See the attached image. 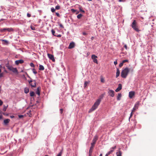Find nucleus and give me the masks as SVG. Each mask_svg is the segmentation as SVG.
I'll return each mask as SVG.
<instances>
[{"mask_svg":"<svg viewBox=\"0 0 156 156\" xmlns=\"http://www.w3.org/2000/svg\"><path fill=\"white\" fill-rule=\"evenodd\" d=\"M108 155H108V154H107H107H106V155H105V156H108Z\"/></svg>","mask_w":156,"mask_h":156,"instance_id":"nucleus-59","label":"nucleus"},{"mask_svg":"<svg viewBox=\"0 0 156 156\" xmlns=\"http://www.w3.org/2000/svg\"><path fill=\"white\" fill-rule=\"evenodd\" d=\"M3 104V102L0 100V106L2 105Z\"/></svg>","mask_w":156,"mask_h":156,"instance_id":"nucleus-50","label":"nucleus"},{"mask_svg":"<svg viewBox=\"0 0 156 156\" xmlns=\"http://www.w3.org/2000/svg\"><path fill=\"white\" fill-rule=\"evenodd\" d=\"M58 25L60 27L62 28H64L63 26L62 25V24L61 23H58Z\"/></svg>","mask_w":156,"mask_h":156,"instance_id":"nucleus-37","label":"nucleus"},{"mask_svg":"<svg viewBox=\"0 0 156 156\" xmlns=\"http://www.w3.org/2000/svg\"><path fill=\"white\" fill-rule=\"evenodd\" d=\"M6 30V29H3V30Z\"/></svg>","mask_w":156,"mask_h":156,"instance_id":"nucleus-62","label":"nucleus"},{"mask_svg":"<svg viewBox=\"0 0 156 156\" xmlns=\"http://www.w3.org/2000/svg\"><path fill=\"white\" fill-rule=\"evenodd\" d=\"M30 65L32 67H34L35 66L34 64L33 63H30Z\"/></svg>","mask_w":156,"mask_h":156,"instance_id":"nucleus-40","label":"nucleus"},{"mask_svg":"<svg viewBox=\"0 0 156 156\" xmlns=\"http://www.w3.org/2000/svg\"><path fill=\"white\" fill-rule=\"evenodd\" d=\"M27 15L28 17H30L31 16V15L29 13H27Z\"/></svg>","mask_w":156,"mask_h":156,"instance_id":"nucleus-49","label":"nucleus"},{"mask_svg":"<svg viewBox=\"0 0 156 156\" xmlns=\"http://www.w3.org/2000/svg\"><path fill=\"white\" fill-rule=\"evenodd\" d=\"M30 28H31V29L33 30H35V28L32 26H30Z\"/></svg>","mask_w":156,"mask_h":156,"instance_id":"nucleus-36","label":"nucleus"},{"mask_svg":"<svg viewBox=\"0 0 156 156\" xmlns=\"http://www.w3.org/2000/svg\"><path fill=\"white\" fill-rule=\"evenodd\" d=\"M23 62H24L23 60L22 59L16 60L15 61V64L16 65H18L19 64H22Z\"/></svg>","mask_w":156,"mask_h":156,"instance_id":"nucleus-11","label":"nucleus"},{"mask_svg":"<svg viewBox=\"0 0 156 156\" xmlns=\"http://www.w3.org/2000/svg\"><path fill=\"white\" fill-rule=\"evenodd\" d=\"M10 31H11V30H12V28H10Z\"/></svg>","mask_w":156,"mask_h":156,"instance_id":"nucleus-63","label":"nucleus"},{"mask_svg":"<svg viewBox=\"0 0 156 156\" xmlns=\"http://www.w3.org/2000/svg\"><path fill=\"white\" fill-rule=\"evenodd\" d=\"M3 76V74L2 73H0V78L2 77Z\"/></svg>","mask_w":156,"mask_h":156,"instance_id":"nucleus-52","label":"nucleus"},{"mask_svg":"<svg viewBox=\"0 0 156 156\" xmlns=\"http://www.w3.org/2000/svg\"><path fill=\"white\" fill-rule=\"evenodd\" d=\"M113 151V150H111L110 151H108L107 153L108 154V155H109L110 154H112V153Z\"/></svg>","mask_w":156,"mask_h":156,"instance_id":"nucleus-30","label":"nucleus"},{"mask_svg":"<svg viewBox=\"0 0 156 156\" xmlns=\"http://www.w3.org/2000/svg\"><path fill=\"white\" fill-rule=\"evenodd\" d=\"M108 93L109 95L112 97H113L115 95L114 91L113 90L109 89H108Z\"/></svg>","mask_w":156,"mask_h":156,"instance_id":"nucleus-7","label":"nucleus"},{"mask_svg":"<svg viewBox=\"0 0 156 156\" xmlns=\"http://www.w3.org/2000/svg\"><path fill=\"white\" fill-rule=\"evenodd\" d=\"M125 1V0H119V2H124Z\"/></svg>","mask_w":156,"mask_h":156,"instance_id":"nucleus-53","label":"nucleus"},{"mask_svg":"<svg viewBox=\"0 0 156 156\" xmlns=\"http://www.w3.org/2000/svg\"><path fill=\"white\" fill-rule=\"evenodd\" d=\"M122 88V85L121 84H119L118 88L115 90L116 92H118L121 90Z\"/></svg>","mask_w":156,"mask_h":156,"instance_id":"nucleus-14","label":"nucleus"},{"mask_svg":"<svg viewBox=\"0 0 156 156\" xmlns=\"http://www.w3.org/2000/svg\"><path fill=\"white\" fill-rule=\"evenodd\" d=\"M29 83L32 87H36V82L35 80H31L30 81H29Z\"/></svg>","mask_w":156,"mask_h":156,"instance_id":"nucleus-5","label":"nucleus"},{"mask_svg":"<svg viewBox=\"0 0 156 156\" xmlns=\"http://www.w3.org/2000/svg\"><path fill=\"white\" fill-rule=\"evenodd\" d=\"M97 58L98 57L94 55H93L91 56V58L92 59L93 62L97 64L98 63V61L97 59Z\"/></svg>","mask_w":156,"mask_h":156,"instance_id":"nucleus-6","label":"nucleus"},{"mask_svg":"<svg viewBox=\"0 0 156 156\" xmlns=\"http://www.w3.org/2000/svg\"><path fill=\"white\" fill-rule=\"evenodd\" d=\"M120 71L119 70L117 69V72L116 73V77L117 78L119 75L120 74Z\"/></svg>","mask_w":156,"mask_h":156,"instance_id":"nucleus-20","label":"nucleus"},{"mask_svg":"<svg viewBox=\"0 0 156 156\" xmlns=\"http://www.w3.org/2000/svg\"><path fill=\"white\" fill-rule=\"evenodd\" d=\"M98 137L97 136H95L92 140V142L91 143V145L94 146L97 140H98Z\"/></svg>","mask_w":156,"mask_h":156,"instance_id":"nucleus-8","label":"nucleus"},{"mask_svg":"<svg viewBox=\"0 0 156 156\" xmlns=\"http://www.w3.org/2000/svg\"><path fill=\"white\" fill-rule=\"evenodd\" d=\"M116 146H114V147H112L111 148V150H114L116 148Z\"/></svg>","mask_w":156,"mask_h":156,"instance_id":"nucleus-41","label":"nucleus"},{"mask_svg":"<svg viewBox=\"0 0 156 156\" xmlns=\"http://www.w3.org/2000/svg\"><path fill=\"white\" fill-rule=\"evenodd\" d=\"M55 36H56L58 37H61V34H58V35H56H56H55Z\"/></svg>","mask_w":156,"mask_h":156,"instance_id":"nucleus-46","label":"nucleus"},{"mask_svg":"<svg viewBox=\"0 0 156 156\" xmlns=\"http://www.w3.org/2000/svg\"><path fill=\"white\" fill-rule=\"evenodd\" d=\"M48 58L51 60L53 62L55 61V59L54 58V56L51 54H48Z\"/></svg>","mask_w":156,"mask_h":156,"instance_id":"nucleus-12","label":"nucleus"},{"mask_svg":"<svg viewBox=\"0 0 156 156\" xmlns=\"http://www.w3.org/2000/svg\"><path fill=\"white\" fill-rule=\"evenodd\" d=\"M45 156H48V155H45Z\"/></svg>","mask_w":156,"mask_h":156,"instance_id":"nucleus-64","label":"nucleus"},{"mask_svg":"<svg viewBox=\"0 0 156 156\" xmlns=\"http://www.w3.org/2000/svg\"><path fill=\"white\" fill-rule=\"evenodd\" d=\"M133 71L134 68L133 67L131 68L130 69L128 67H126L122 71L121 74V76L122 78H125L126 77L129 71L132 73Z\"/></svg>","mask_w":156,"mask_h":156,"instance_id":"nucleus-1","label":"nucleus"},{"mask_svg":"<svg viewBox=\"0 0 156 156\" xmlns=\"http://www.w3.org/2000/svg\"><path fill=\"white\" fill-rule=\"evenodd\" d=\"M52 33L53 35L55 36V35H56V34H55V31L53 29H52L51 30Z\"/></svg>","mask_w":156,"mask_h":156,"instance_id":"nucleus-31","label":"nucleus"},{"mask_svg":"<svg viewBox=\"0 0 156 156\" xmlns=\"http://www.w3.org/2000/svg\"><path fill=\"white\" fill-rule=\"evenodd\" d=\"M135 94V92L134 91H130L129 92V97L130 98H133Z\"/></svg>","mask_w":156,"mask_h":156,"instance_id":"nucleus-10","label":"nucleus"},{"mask_svg":"<svg viewBox=\"0 0 156 156\" xmlns=\"http://www.w3.org/2000/svg\"><path fill=\"white\" fill-rule=\"evenodd\" d=\"M139 105V102H137L136 104L134 105V108H133L132 111V112H134L135 110L137 109L138 108V106Z\"/></svg>","mask_w":156,"mask_h":156,"instance_id":"nucleus-9","label":"nucleus"},{"mask_svg":"<svg viewBox=\"0 0 156 156\" xmlns=\"http://www.w3.org/2000/svg\"><path fill=\"white\" fill-rule=\"evenodd\" d=\"M32 71H33V73H34L35 74H37V72L36 71L35 69H34V68H33V69H32Z\"/></svg>","mask_w":156,"mask_h":156,"instance_id":"nucleus-29","label":"nucleus"},{"mask_svg":"<svg viewBox=\"0 0 156 156\" xmlns=\"http://www.w3.org/2000/svg\"><path fill=\"white\" fill-rule=\"evenodd\" d=\"M124 47L126 49H127V46L126 45H125Z\"/></svg>","mask_w":156,"mask_h":156,"instance_id":"nucleus-55","label":"nucleus"},{"mask_svg":"<svg viewBox=\"0 0 156 156\" xmlns=\"http://www.w3.org/2000/svg\"><path fill=\"white\" fill-rule=\"evenodd\" d=\"M89 83V82L87 81H85L84 83V87H86L87 86V84Z\"/></svg>","mask_w":156,"mask_h":156,"instance_id":"nucleus-27","label":"nucleus"},{"mask_svg":"<svg viewBox=\"0 0 156 156\" xmlns=\"http://www.w3.org/2000/svg\"><path fill=\"white\" fill-rule=\"evenodd\" d=\"M62 153V150L57 155V156H61Z\"/></svg>","mask_w":156,"mask_h":156,"instance_id":"nucleus-34","label":"nucleus"},{"mask_svg":"<svg viewBox=\"0 0 156 156\" xmlns=\"http://www.w3.org/2000/svg\"><path fill=\"white\" fill-rule=\"evenodd\" d=\"M128 62V60H123L122 62V63H123L124 64L125 62Z\"/></svg>","mask_w":156,"mask_h":156,"instance_id":"nucleus-38","label":"nucleus"},{"mask_svg":"<svg viewBox=\"0 0 156 156\" xmlns=\"http://www.w3.org/2000/svg\"><path fill=\"white\" fill-rule=\"evenodd\" d=\"M123 63H122V62L119 65V66L120 67H122L123 65Z\"/></svg>","mask_w":156,"mask_h":156,"instance_id":"nucleus-42","label":"nucleus"},{"mask_svg":"<svg viewBox=\"0 0 156 156\" xmlns=\"http://www.w3.org/2000/svg\"><path fill=\"white\" fill-rule=\"evenodd\" d=\"M101 98H99L95 102L94 105L92 106L91 108L90 109L89 111V112L90 113L92 111L94 110L96 108H97L98 107L100 104V103L101 101Z\"/></svg>","mask_w":156,"mask_h":156,"instance_id":"nucleus-2","label":"nucleus"},{"mask_svg":"<svg viewBox=\"0 0 156 156\" xmlns=\"http://www.w3.org/2000/svg\"><path fill=\"white\" fill-rule=\"evenodd\" d=\"M10 71L12 72L15 75L18 74V72L16 68L10 66Z\"/></svg>","mask_w":156,"mask_h":156,"instance_id":"nucleus-4","label":"nucleus"},{"mask_svg":"<svg viewBox=\"0 0 156 156\" xmlns=\"http://www.w3.org/2000/svg\"><path fill=\"white\" fill-rule=\"evenodd\" d=\"M41 88L40 87H38L37 88V90L36 91V93L37 94L38 96H40Z\"/></svg>","mask_w":156,"mask_h":156,"instance_id":"nucleus-17","label":"nucleus"},{"mask_svg":"<svg viewBox=\"0 0 156 156\" xmlns=\"http://www.w3.org/2000/svg\"><path fill=\"white\" fill-rule=\"evenodd\" d=\"M55 14H56V15L58 17H60V15L58 13V12H56L55 13Z\"/></svg>","mask_w":156,"mask_h":156,"instance_id":"nucleus-45","label":"nucleus"},{"mask_svg":"<svg viewBox=\"0 0 156 156\" xmlns=\"http://www.w3.org/2000/svg\"><path fill=\"white\" fill-rule=\"evenodd\" d=\"M79 9H80V12H83V13L85 12V11L84 10H83V9H81V7H80Z\"/></svg>","mask_w":156,"mask_h":156,"instance_id":"nucleus-35","label":"nucleus"},{"mask_svg":"<svg viewBox=\"0 0 156 156\" xmlns=\"http://www.w3.org/2000/svg\"><path fill=\"white\" fill-rule=\"evenodd\" d=\"M133 112H132V111L131 112V114H130V115L129 118H130L133 115Z\"/></svg>","mask_w":156,"mask_h":156,"instance_id":"nucleus-48","label":"nucleus"},{"mask_svg":"<svg viewBox=\"0 0 156 156\" xmlns=\"http://www.w3.org/2000/svg\"><path fill=\"white\" fill-rule=\"evenodd\" d=\"M24 92L26 94H27L29 92V89L28 88H25L24 89Z\"/></svg>","mask_w":156,"mask_h":156,"instance_id":"nucleus-24","label":"nucleus"},{"mask_svg":"<svg viewBox=\"0 0 156 156\" xmlns=\"http://www.w3.org/2000/svg\"><path fill=\"white\" fill-rule=\"evenodd\" d=\"M94 37H91V39L92 40H93L94 39Z\"/></svg>","mask_w":156,"mask_h":156,"instance_id":"nucleus-56","label":"nucleus"},{"mask_svg":"<svg viewBox=\"0 0 156 156\" xmlns=\"http://www.w3.org/2000/svg\"><path fill=\"white\" fill-rule=\"evenodd\" d=\"M71 10L73 12H76L77 11L76 10H75V9H71Z\"/></svg>","mask_w":156,"mask_h":156,"instance_id":"nucleus-43","label":"nucleus"},{"mask_svg":"<svg viewBox=\"0 0 156 156\" xmlns=\"http://www.w3.org/2000/svg\"><path fill=\"white\" fill-rule=\"evenodd\" d=\"M1 41H2V43L3 44L7 45L9 44L8 42L6 40H2Z\"/></svg>","mask_w":156,"mask_h":156,"instance_id":"nucleus-18","label":"nucleus"},{"mask_svg":"<svg viewBox=\"0 0 156 156\" xmlns=\"http://www.w3.org/2000/svg\"><path fill=\"white\" fill-rule=\"evenodd\" d=\"M101 82L104 83L105 82V80L102 77V76H101Z\"/></svg>","mask_w":156,"mask_h":156,"instance_id":"nucleus-25","label":"nucleus"},{"mask_svg":"<svg viewBox=\"0 0 156 156\" xmlns=\"http://www.w3.org/2000/svg\"><path fill=\"white\" fill-rule=\"evenodd\" d=\"M121 97V94L120 93L118 94L117 97V100L118 101L120 100Z\"/></svg>","mask_w":156,"mask_h":156,"instance_id":"nucleus-21","label":"nucleus"},{"mask_svg":"<svg viewBox=\"0 0 156 156\" xmlns=\"http://www.w3.org/2000/svg\"><path fill=\"white\" fill-rule=\"evenodd\" d=\"M30 96L32 97L34 96L35 95L34 92L33 91L30 92Z\"/></svg>","mask_w":156,"mask_h":156,"instance_id":"nucleus-26","label":"nucleus"},{"mask_svg":"<svg viewBox=\"0 0 156 156\" xmlns=\"http://www.w3.org/2000/svg\"><path fill=\"white\" fill-rule=\"evenodd\" d=\"M14 117V116H13V115L10 116V118H13Z\"/></svg>","mask_w":156,"mask_h":156,"instance_id":"nucleus-57","label":"nucleus"},{"mask_svg":"<svg viewBox=\"0 0 156 156\" xmlns=\"http://www.w3.org/2000/svg\"><path fill=\"white\" fill-rule=\"evenodd\" d=\"M94 146L93 145H91V146L90 147L89 152V156H91L92 155V153L93 151V149L94 148Z\"/></svg>","mask_w":156,"mask_h":156,"instance_id":"nucleus-13","label":"nucleus"},{"mask_svg":"<svg viewBox=\"0 0 156 156\" xmlns=\"http://www.w3.org/2000/svg\"><path fill=\"white\" fill-rule=\"evenodd\" d=\"M19 119H21L23 117V115H19Z\"/></svg>","mask_w":156,"mask_h":156,"instance_id":"nucleus-44","label":"nucleus"},{"mask_svg":"<svg viewBox=\"0 0 156 156\" xmlns=\"http://www.w3.org/2000/svg\"><path fill=\"white\" fill-rule=\"evenodd\" d=\"M63 109H60V113H61V114H62V112H63Z\"/></svg>","mask_w":156,"mask_h":156,"instance_id":"nucleus-47","label":"nucleus"},{"mask_svg":"<svg viewBox=\"0 0 156 156\" xmlns=\"http://www.w3.org/2000/svg\"><path fill=\"white\" fill-rule=\"evenodd\" d=\"M5 66L7 69L10 70V66L9 65V62L8 60L5 61Z\"/></svg>","mask_w":156,"mask_h":156,"instance_id":"nucleus-16","label":"nucleus"},{"mask_svg":"<svg viewBox=\"0 0 156 156\" xmlns=\"http://www.w3.org/2000/svg\"><path fill=\"white\" fill-rule=\"evenodd\" d=\"M51 10L52 12H55V9L54 8H51Z\"/></svg>","mask_w":156,"mask_h":156,"instance_id":"nucleus-39","label":"nucleus"},{"mask_svg":"<svg viewBox=\"0 0 156 156\" xmlns=\"http://www.w3.org/2000/svg\"><path fill=\"white\" fill-rule=\"evenodd\" d=\"M120 148H119L118 151L116 152V155L117 156H122V152L120 150Z\"/></svg>","mask_w":156,"mask_h":156,"instance_id":"nucleus-19","label":"nucleus"},{"mask_svg":"<svg viewBox=\"0 0 156 156\" xmlns=\"http://www.w3.org/2000/svg\"><path fill=\"white\" fill-rule=\"evenodd\" d=\"M8 106H4V107L3 108V111H5L6 110V109L7 108V107Z\"/></svg>","mask_w":156,"mask_h":156,"instance_id":"nucleus-32","label":"nucleus"},{"mask_svg":"<svg viewBox=\"0 0 156 156\" xmlns=\"http://www.w3.org/2000/svg\"><path fill=\"white\" fill-rule=\"evenodd\" d=\"M75 46V44L74 42H71L68 48L69 49H71L73 48Z\"/></svg>","mask_w":156,"mask_h":156,"instance_id":"nucleus-15","label":"nucleus"},{"mask_svg":"<svg viewBox=\"0 0 156 156\" xmlns=\"http://www.w3.org/2000/svg\"><path fill=\"white\" fill-rule=\"evenodd\" d=\"M76 12V14H78L79 13V12L78 11H77Z\"/></svg>","mask_w":156,"mask_h":156,"instance_id":"nucleus-60","label":"nucleus"},{"mask_svg":"<svg viewBox=\"0 0 156 156\" xmlns=\"http://www.w3.org/2000/svg\"><path fill=\"white\" fill-rule=\"evenodd\" d=\"M83 35H86L87 34L86 33V32H83Z\"/></svg>","mask_w":156,"mask_h":156,"instance_id":"nucleus-51","label":"nucleus"},{"mask_svg":"<svg viewBox=\"0 0 156 156\" xmlns=\"http://www.w3.org/2000/svg\"><path fill=\"white\" fill-rule=\"evenodd\" d=\"M39 67V69L40 70H44V66L42 65H40Z\"/></svg>","mask_w":156,"mask_h":156,"instance_id":"nucleus-22","label":"nucleus"},{"mask_svg":"<svg viewBox=\"0 0 156 156\" xmlns=\"http://www.w3.org/2000/svg\"><path fill=\"white\" fill-rule=\"evenodd\" d=\"M114 64L115 65H116L117 64V62L116 61H115V62H114Z\"/></svg>","mask_w":156,"mask_h":156,"instance_id":"nucleus-54","label":"nucleus"},{"mask_svg":"<svg viewBox=\"0 0 156 156\" xmlns=\"http://www.w3.org/2000/svg\"><path fill=\"white\" fill-rule=\"evenodd\" d=\"M55 8V9L58 10L60 9V6L58 5H57L56 6Z\"/></svg>","mask_w":156,"mask_h":156,"instance_id":"nucleus-33","label":"nucleus"},{"mask_svg":"<svg viewBox=\"0 0 156 156\" xmlns=\"http://www.w3.org/2000/svg\"><path fill=\"white\" fill-rule=\"evenodd\" d=\"M82 14H80L77 16V18L78 19H80L82 17Z\"/></svg>","mask_w":156,"mask_h":156,"instance_id":"nucleus-28","label":"nucleus"},{"mask_svg":"<svg viewBox=\"0 0 156 156\" xmlns=\"http://www.w3.org/2000/svg\"><path fill=\"white\" fill-rule=\"evenodd\" d=\"M9 119H6L4 120V122L5 125H6L9 122Z\"/></svg>","mask_w":156,"mask_h":156,"instance_id":"nucleus-23","label":"nucleus"},{"mask_svg":"<svg viewBox=\"0 0 156 156\" xmlns=\"http://www.w3.org/2000/svg\"><path fill=\"white\" fill-rule=\"evenodd\" d=\"M2 118V115H0V119H1Z\"/></svg>","mask_w":156,"mask_h":156,"instance_id":"nucleus-58","label":"nucleus"},{"mask_svg":"<svg viewBox=\"0 0 156 156\" xmlns=\"http://www.w3.org/2000/svg\"><path fill=\"white\" fill-rule=\"evenodd\" d=\"M131 27L136 31L139 32L140 31L138 28L137 26V23L136 20H133L131 24Z\"/></svg>","mask_w":156,"mask_h":156,"instance_id":"nucleus-3","label":"nucleus"},{"mask_svg":"<svg viewBox=\"0 0 156 156\" xmlns=\"http://www.w3.org/2000/svg\"><path fill=\"white\" fill-rule=\"evenodd\" d=\"M102 155L101 154H100L99 156H102Z\"/></svg>","mask_w":156,"mask_h":156,"instance_id":"nucleus-61","label":"nucleus"}]
</instances>
